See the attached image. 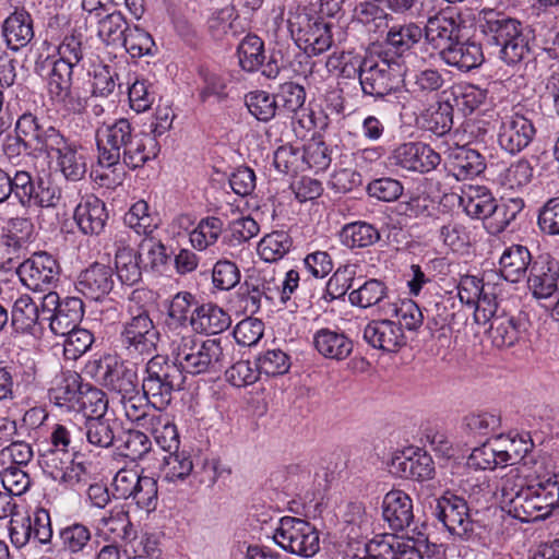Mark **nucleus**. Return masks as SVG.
<instances>
[{"instance_id": "1", "label": "nucleus", "mask_w": 559, "mask_h": 559, "mask_svg": "<svg viewBox=\"0 0 559 559\" xmlns=\"http://www.w3.org/2000/svg\"><path fill=\"white\" fill-rule=\"evenodd\" d=\"M145 140H148L147 135L136 133L126 118L103 123L96 130L98 164L103 168H111L122 160L131 169L142 167L151 158Z\"/></svg>"}, {"instance_id": "2", "label": "nucleus", "mask_w": 559, "mask_h": 559, "mask_svg": "<svg viewBox=\"0 0 559 559\" xmlns=\"http://www.w3.org/2000/svg\"><path fill=\"white\" fill-rule=\"evenodd\" d=\"M479 27L486 40L500 49V57L508 66H515L528 53V37L522 23L493 9L480 11Z\"/></svg>"}, {"instance_id": "3", "label": "nucleus", "mask_w": 559, "mask_h": 559, "mask_svg": "<svg viewBox=\"0 0 559 559\" xmlns=\"http://www.w3.org/2000/svg\"><path fill=\"white\" fill-rule=\"evenodd\" d=\"M171 355L182 373L214 372L223 366V347L218 340H201L191 331L177 334L170 342Z\"/></svg>"}, {"instance_id": "4", "label": "nucleus", "mask_w": 559, "mask_h": 559, "mask_svg": "<svg viewBox=\"0 0 559 559\" xmlns=\"http://www.w3.org/2000/svg\"><path fill=\"white\" fill-rule=\"evenodd\" d=\"M185 379L175 359L155 355L145 365L141 389L154 408L163 409L170 404L174 392L182 389Z\"/></svg>"}, {"instance_id": "5", "label": "nucleus", "mask_w": 559, "mask_h": 559, "mask_svg": "<svg viewBox=\"0 0 559 559\" xmlns=\"http://www.w3.org/2000/svg\"><path fill=\"white\" fill-rule=\"evenodd\" d=\"M120 344L131 358L150 356L157 349L160 334L150 313L145 309H138L135 313L122 323Z\"/></svg>"}, {"instance_id": "6", "label": "nucleus", "mask_w": 559, "mask_h": 559, "mask_svg": "<svg viewBox=\"0 0 559 559\" xmlns=\"http://www.w3.org/2000/svg\"><path fill=\"white\" fill-rule=\"evenodd\" d=\"M10 181L11 195L24 209L55 207L61 198V191L57 186L46 183L26 170L10 174Z\"/></svg>"}, {"instance_id": "7", "label": "nucleus", "mask_w": 559, "mask_h": 559, "mask_svg": "<svg viewBox=\"0 0 559 559\" xmlns=\"http://www.w3.org/2000/svg\"><path fill=\"white\" fill-rule=\"evenodd\" d=\"M273 539L283 549L301 557H312L320 549L319 532L309 522L298 518H282Z\"/></svg>"}, {"instance_id": "8", "label": "nucleus", "mask_w": 559, "mask_h": 559, "mask_svg": "<svg viewBox=\"0 0 559 559\" xmlns=\"http://www.w3.org/2000/svg\"><path fill=\"white\" fill-rule=\"evenodd\" d=\"M83 314V301L78 297L60 300L56 292H49L41 298L43 320L49 322L55 335L64 336L75 330Z\"/></svg>"}, {"instance_id": "9", "label": "nucleus", "mask_w": 559, "mask_h": 559, "mask_svg": "<svg viewBox=\"0 0 559 559\" xmlns=\"http://www.w3.org/2000/svg\"><path fill=\"white\" fill-rule=\"evenodd\" d=\"M138 370L133 361L108 357L98 365V381L112 399L120 401L141 388Z\"/></svg>"}, {"instance_id": "10", "label": "nucleus", "mask_w": 559, "mask_h": 559, "mask_svg": "<svg viewBox=\"0 0 559 559\" xmlns=\"http://www.w3.org/2000/svg\"><path fill=\"white\" fill-rule=\"evenodd\" d=\"M16 273L29 290L49 293L59 281L60 265L53 255L39 251L19 263Z\"/></svg>"}, {"instance_id": "11", "label": "nucleus", "mask_w": 559, "mask_h": 559, "mask_svg": "<svg viewBox=\"0 0 559 559\" xmlns=\"http://www.w3.org/2000/svg\"><path fill=\"white\" fill-rule=\"evenodd\" d=\"M432 514L448 530V532L462 539H467L474 532V521L464 498L451 491H445L437 498Z\"/></svg>"}, {"instance_id": "12", "label": "nucleus", "mask_w": 559, "mask_h": 559, "mask_svg": "<svg viewBox=\"0 0 559 559\" xmlns=\"http://www.w3.org/2000/svg\"><path fill=\"white\" fill-rule=\"evenodd\" d=\"M511 507V516L521 522H535L548 516L558 504L545 481L526 486Z\"/></svg>"}, {"instance_id": "13", "label": "nucleus", "mask_w": 559, "mask_h": 559, "mask_svg": "<svg viewBox=\"0 0 559 559\" xmlns=\"http://www.w3.org/2000/svg\"><path fill=\"white\" fill-rule=\"evenodd\" d=\"M347 559H424L413 539L402 540L394 535L377 536L358 547Z\"/></svg>"}, {"instance_id": "14", "label": "nucleus", "mask_w": 559, "mask_h": 559, "mask_svg": "<svg viewBox=\"0 0 559 559\" xmlns=\"http://www.w3.org/2000/svg\"><path fill=\"white\" fill-rule=\"evenodd\" d=\"M423 37V27L416 23L391 26L385 37L390 48L381 55L383 63L389 68H407V59L413 57L411 49L420 43Z\"/></svg>"}, {"instance_id": "15", "label": "nucleus", "mask_w": 559, "mask_h": 559, "mask_svg": "<svg viewBox=\"0 0 559 559\" xmlns=\"http://www.w3.org/2000/svg\"><path fill=\"white\" fill-rule=\"evenodd\" d=\"M391 160L405 170L425 174L437 168L441 156L426 143L407 142L393 151Z\"/></svg>"}, {"instance_id": "16", "label": "nucleus", "mask_w": 559, "mask_h": 559, "mask_svg": "<svg viewBox=\"0 0 559 559\" xmlns=\"http://www.w3.org/2000/svg\"><path fill=\"white\" fill-rule=\"evenodd\" d=\"M245 309L251 314L259 312L262 300L278 299L280 282L274 271L261 270L249 274L243 283Z\"/></svg>"}, {"instance_id": "17", "label": "nucleus", "mask_w": 559, "mask_h": 559, "mask_svg": "<svg viewBox=\"0 0 559 559\" xmlns=\"http://www.w3.org/2000/svg\"><path fill=\"white\" fill-rule=\"evenodd\" d=\"M535 132L532 120L515 111L502 120L498 142L506 152L516 154L528 146Z\"/></svg>"}, {"instance_id": "18", "label": "nucleus", "mask_w": 559, "mask_h": 559, "mask_svg": "<svg viewBox=\"0 0 559 559\" xmlns=\"http://www.w3.org/2000/svg\"><path fill=\"white\" fill-rule=\"evenodd\" d=\"M527 286L537 299H546L559 290V262L550 255H539L531 264Z\"/></svg>"}, {"instance_id": "19", "label": "nucleus", "mask_w": 559, "mask_h": 559, "mask_svg": "<svg viewBox=\"0 0 559 559\" xmlns=\"http://www.w3.org/2000/svg\"><path fill=\"white\" fill-rule=\"evenodd\" d=\"M444 154V166L456 180L472 179L486 168L485 157L466 145L448 147Z\"/></svg>"}, {"instance_id": "20", "label": "nucleus", "mask_w": 559, "mask_h": 559, "mask_svg": "<svg viewBox=\"0 0 559 559\" xmlns=\"http://www.w3.org/2000/svg\"><path fill=\"white\" fill-rule=\"evenodd\" d=\"M73 218L79 229L88 236L99 235L108 219L105 203L90 194L81 200L74 210Z\"/></svg>"}, {"instance_id": "21", "label": "nucleus", "mask_w": 559, "mask_h": 559, "mask_svg": "<svg viewBox=\"0 0 559 559\" xmlns=\"http://www.w3.org/2000/svg\"><path fill=\"white\" fill-rule=\"evenodd\" d=\"M92 531L86 524L73 522L60 527L56 536V545L71 559H80L92 549Z\"/></svg>"}, {"instance_id": "22", "label": "nucleus", "mask_w": 559, "mask_h": 559, "mask_svg": "<svg viewBox=\"0 0 559 559\" xmlns=\"http://www.w3.org/2000/svg\"><path fill=\"white\" fill-rule=\"evenodd\" d=\"M364 340L372 347L395 352L405 344V336L401 326L392 320H373L364 329Z\"/></svg>"}, {"instance_id": "23", "label": "nucleus", "mask_w": 559, "mask_h": 559, "mask_svg": "<svg viewBox=\"0 0 559 559\" xmlns=\"http://www.w3.org/2000/svg\"><path fill=\"white\" fill-rule=\"evenodd\" d=\"M382 516L392 531L408 527L414 520L411 497L402 490L389 491L382 501Z\"/></svg>"}, {"instance_id": "24", "label": "nucleus", "mask_w": 559, "mask_h": 559, "mask_svg": "<svg viewBox=\"0 0 559 559\" xmlns=\"http://www.w3.org/2000/svg\"><path fill=\"white\" fill-rule=\"evenodd\" d=\"M112 270L110 266L94 263L79 277L76 288L91 300H100L108 295L114 287Z\"/></svg>"}, {"instance_id": "25", "label": "nucleus", "mask_w": 559, "mask_h": 559, "mask_svg": "<svg viewBox=\"0 0 559 559\" xmlns=\"http://www.w3.org/2000/svg\"><path fill=\"white\" fill-rule=\"evenodd\" d=\"M314 349L324 358L344 360L353 352L352 340L341 330L322 328L312 336Z\"/></svg>"}, {"instance_id": "26", "label": "nucleus", "mask_w": 559, "mask_h": 559, "mask_svg": "<svg viewBox=\"0 0 559 559\" xmlns=\"http://www.w3.org/2000/svg\"><path fill=\"white\" fill-rule=\"evenodd\" d=\"M230 322L229 314L213 304H203L197 307L190 316L192 331L206 335L224 332L229 328Z\"/></svg>"}, {"instance_id": "27", "label": "nucleus", "mask_w": 559, "mask_h": 559, "mask_svg": "<svg viewBox=\"0 0 559 559\" xmlns=\"http://www.w3.org/2000/svg\"><path fill=\"white\" fill-rule=\"evenodd\" d=\"M2 33L7 45L19 50L25 47L34 37L33 19L24 8H15L4 20Z\"/></svg>"}, {"instance_id": "28", "label": "nucleus", "mask_w": 559, "mask_h": 559, "mask_svg": "<svg viewBox=\"0 0 559 559\" xmlns=\"http://www.w3.org/2000/svg\"><path fill=\"white\" fill-rule=\"evenodd\" d=\"M423 31V38L433 49L449 51L457 37L459 26L452 16L439 13L428 19Z\"/></svg>"}, {"instance_id": "29", "label": "nucleus", "mask_w": 559, "mask_h": 559, "mask_svg": "<svg viewBox=\"0 0 559 559\" xmlns=\"http://www.w3.org/2000/svg\"><path fill=\"white\" fill-rule=\"evenodd\" d=\"M84 386L85 383L78 372L64 371L56 377L53 385L49 390V399L59 407L74 411Z\"/></svg>"}, {"instance_id": "30", "label": "nucleus", "mask_w": 559, "mask_h": 559, "mask_svg": "<svg viewBox=\"0 0 559 559\" xmlns=\"http://www.w3.org/2000/svg\"><path fill=\"white\" fill-rule=\"evenodd\" d=\"M488 335L493 346L506 348L513 346L523 331V322L520 318L501 311L489 322Z\"/></svg>"}, {"instance_id": "31", "label": "nucleus", "mask_w": 559, "mask_h": 559, "mask_svg": "<svg viewBox=\"0 0 559 559\" xmlns=\"http://www.w3.org/2000/svg\"><path fill=\"white\" fill-rule=\"evenodd\" d=\"M496 202L491 192L481 186H469L460 197V205L464 212L476 219H488L495 213Z\"/></svg>"}, {"instance_id": "32", "label": "nucleus", "mask_w": 559, "mask_h": 559, "mask_svg": "<svg viewBox=\"0 0 559 559\" xmlns=\"http://www.w3.org/2000/svg\"><path fill=\"white\" fill-rule=\"evenodd\" d=\"M72 72H50L48 92L52 99L62 103L72 112H81L85 108V99L72 90Z\"/></svg>"}, {"instance_id": "33", "label": "nucleus", "mask_w": 559, "mask_h": 559, "mask_svg": "<svg viewBox=\"0 0 559 559\" xmlns=\"http://www.w3.org/2000/svg\"><path fill=\"white\" fill-rule=\"evenodd\" d=\"M532 264V257L526 247L513 245L507 248L500 260V274L511 283H518L526 274L528 265Z\"/></svg>"}, {"instance_id": "34", "label": "nucleus", "mask_w": 559, "mask_h": 559, "mask_svg": "<svg viewBox=\"0 0 559 559\" xmlns=\"http://www.w3.org/2000/svg\"><path fill=\"white\" fill-rule=\"evenodd\" d=\"M43 321L41 307L39 308L28 295H22L15 300L11 324L16 332L34 333L35 328Z\"/></svg>"}, {"instance_id": "35", "label": "nucleus", "mask_w": 559, "mask_h": 559, "mask_svg": "<svg viewBox=\"0 0 559 559\" xmlns=\"http://www.w3.org/2000/svg\"><path fill=\"white\" fill-rule=\"evenodd\" d=\"M298 39L313 47L314 50L323 51L331 45L330 25L321 19H311L308 15L298 16Z\"/></svg>"}, {"instance_id": "36", "label": "nucleus", "mask_w": 559, "mask_h": 559, "mask_svg": "<svg viewBox=\"0 0 559 559\" xmlns=\"http://www.w3.org/2000/svg\"><path fill=\"white\" fill-rule=\"evenodd\" d=\"M123 222L126 226L144 238L153 235L159 225L158 216L151 212L150 205L144 200H139L129 209Z\"/></svg>"}, {"instance_id": "37", "label": "nucleus", "mask_w": 559, "mask_h": 559, "mask_svg": "<svg viewBox=\"0 0 559 559\" xmlns=\"http://www.w3.org/2000/svg\"><path fill=\"white\" fill-rule=\"evenodd\" d=\"M340 237L342 243L348 248H366L380 240V233L372 224L357 221L346 224Z\"/></svg>"}, {"instance_id": "38", "label": "nucleus", "mask_w": 559, "mask_h": 559, "mask_svg": "<svg viewBox=\"0 0 559 559\" xmlns=\"http://www.w3.org/2000/svg\"><path fill=\"white\" fill-rule=\"evenodd\" d=\"M83 442L82 428L72 421L56 424L49 437V448L67 453L79 451Z\"/></svg>"}, {"instance_id": "39", "label": "nucleus", "mask_w": 559, "mask_h": 559, "mask_svg": "<svg viewBox=\"0 0 559 559\" xmlns=\"http://www.w3.org/2000/svg\"><path fill=\"white\" fill-rule=\"evenodd\" d=\"M274 97L280 115L294 118L300 111H305L306 92L297 83L286 82L282 84Z\"/></svg>"}, {"instance_id": "40", "label": "nucleus", "mask_w": 559, "mask_h": 559, "mask_svg": "<svg viewBox=\"0 0 559 559\" xmlns=\"http://www.w3.org/2000/svg\"><path fill=\"white\" fill-rule=\"evenodd\" d=\"M223 230L224 223L221 218L205 217L190 233L189 239L194 249L203 251L217 242L218 238L224 235Z\"/></svg>"}, {"instance_id": "41", "label": "nucleus", "mask_w": 559, "mask_h": 559, "mask_svg": "<svg viewBox=\"0 0 559 559\" xmlns=\"http://www.w3.org/2000/svg\"><path fill=\"white\" fill-rule=\"evenodd\" d=\"M348 298L352 305L360 308L381 306L388 298V288L379 280H369L358 288L353 289Z\"/></svg>"}, {"instance_id": "42", "label": "nucleus", "mask_w": 559, "mask_h": 559, "mask_svg": "<svg viewBox=\"0 0 559 559\" xmlns=\"http://www.w3.org/2000/svg\"><path fill=\"white\" fill-rule=\"evenodd\" d=\"M438 57L442 58L448 64L457 67L459 70H474L484 60L480 47L475 44L453 46L449 51H440Z\"/></svg>"}, {"instance_id": "43", "label": "nucleus", "mask_w": 559, "mask_h": 559, "mask_svg": "<svg viewBox=\"0 0 559 559\" xmlns=\"http://www.w3.org/2000/svg\"><path fill=\"white\" fill-rule=\"evenodd\" d=\"M115 423L105 418H87L84 425L83 437L86 442L96 449H108L115 441Z\"/></svg>"}, {"instance_id": "44", "label": "nucleus", "mask_w": 559, "mask_h": 559, "mask_svg": "<svg viewBox=\"0 0 559 559\" xmlns=\"http://www.w3.org/2000/svg\"><path fill=\"white\" fill-rule=\"evenodd\" d=\"M423 127L436 135L449 133L453 126V106L449 99L441 102L437 107H430L423 114Z\"/></svg>"}, {"instance_id": "45", "label": "nucleus", "mask_w": 559, "mask_h": 559, "mask_svg": "<svg viewBox=\"0 0 559 559\" xmlns=\"http://www.w3.org/2000/svg\"><path fill=\"white\" fill-rule=\"evenodd\" d=\"M108 408V399L100 389L85 383L73 412H82L87 418H104Z\"/></svg>"}, {"instance_id": "46", "label": "nucleus", "mask_w": 559, "mask_h": 559, "mask_svg": "<svg viewBox=\"0 0 559 559\" xmlns=\"http://www.w3.org/2000/svg\"><path fill=\"white\" fill-rule=\"evenodd\" d=\"M293 246L290 236L284 230H276L264 236L258 245L262 260L275 262L287 254Z\"/></svg>"}, {"instance_id": "47", "label": "nucleus", "mask_w": 559, "mask_h": 559, "mask_svg": "<svg viewBox=\"0 0 559 559\" xmlns=\"http://www.w3.org/2000/svg\"><path fill=\"white\" fill-rule=\"evenodd\" d=\"M362 92L374 97H383L397 87L401 79H392V72H357Z\"/></svg>"}, {"instance_id": "48", "label": "nucleus", "mask_w": 559, "mask_h": 559, "mask_svg": "<svg viewBox=\"0 0 559 559\" xmlns=\"http://www.w3.org/2000/svg\"><path fill=\"white\" fill-rule=\"evenodd\" d=\"M117 276L122 284L132 286L141 281L138 257L130 247H119L115 257Z\"/></svg>"}, {"instance_id": "49", "label": "nucleus", "mask_w": 559, "mask_h": 559, "mask_svg": "<svg viewBox=\"0 0 559 559\" xmlns=\"http://www.w3.org/2000/svg\"><path fill=\"white\" fill-rule=\"evenodd\" d=\"M498 448L500 449V462L504 465H513L524 460L526 454L532 450L533 442L526 436L499 437Z\"/></svg>"}, {"instance_id": "50", "label": "nucleus", "mask_w": 559, "mask_h": 559, "mask_svg": "<svg viewBox=\"0 0 559 559\" xmlns=\"http://www.w3.org/2000/svg\"><path fill=\"white\" fill-rule=\"evenodd\" d=\"M57 166L64 178L71 181L81 180L86 173L85 156L74 144L57 155Z\"/></svg>"}, {"instance_id": "51", "label": "nucleus", "mask_w": 559, "mask_h": 559, "mask_svg": "<svg viewBox=\"0 0 559 559\" xmlns=\"http://www.w3.org/2000/svg\"><path fill=\"white\" fill-rule=\"evenodd\" d=\"M523 478L520 475L518 468H510L504 475H502L496 486V490L501 495L502 510L509 515L511 514L510 504L519 498L520 493L524 491Z\"/></svg>"}, {"instance_id": "52", "label": "nucleus", "mask_w": 559, "mask_h": 559, "mask_svg": "<svg viewBox=\"0 0 559 559\" xmlns=\"http://www.w3.org/2000/svg\"><path fill=\"white\" fill-rule=\"evenodd\" d=\"M260 231L259 224L250 216L231 221L223 235V242L230 247L239 246L255 237Z\"/></svg>"}, {"instance_id": "53", "label": "nucleus", "mask_w": 559, "mask_h": 559, "mask_svg": "<svg viewBox=\"0 0 559 559\" xmlns=\"http://www.w3.org/2000/svg\"><path fill=\"white\" fill-rule=\"evenodd\" d=\"M193 471L191 456L186 452H174L164 460L163 479L169 484L183 481Z\"/></svg>"}, {"instance_id": "54", "label": "nucleus", "mask_w": 559, "mask_h": 559, "mask_svg": "<svg viewBox=\"0 0 559 559\" xmlns=\"http://www.w3.org/2000/svg\"><path fill=\"white\" fill-rule=\"evenodd\" d=\"M397 78L403 82L409 93L433 92L443 84L439 72H397Z\"/></svg>"}, {"instance_id": "55", "label": "nucleus", "mask_w": 559, "mask_h": 559, "mask_svg": "<svg viewBox=\"0 0 559 559\" xmlns=\"http://www.w3.org/2000/svg\"><path fill=\"white\" fill-rule=\"evenodd\" d=\"M249 112L259 121L267 122L276 115L277 105L274 96L264 91L250 92L245 97Z\"/></svg>"}, {"instance_id": "56", "label": "nucleus", "mask_w": 559, "mask_h": 559, "mask_svg": "<svg viewBox=\"0 0 559 559\" xmlns=\"http://www.w3.org/2000/svg\"><path fill=\"white\" fill-rule=\"evenodd\" d=\"M237 55L241 70H258L265 59L263 41L258 36H247L240 43Z\"/></svg>"}, {"instance_id": "57", "label": "nucleus", "mask_w": 559, "mask_h": 559, "mask_svg": "<svg viewBox=\"0 0 559 559\" xmlns=\"http://www.w3.org/2000/svg\"><path fill=\"white\" fill-rule=\"evenodd\" d=\"M81 59L82 47L80 39L74 35L66 36L58 47V59L47 58V64H45V67H52V70H60L59 66L63 64L64 67L72 70L75 66L79 64Z\"/></svg>"}, {"instance_id": "58", "label": "nucleus", "mask_w": 559, "mask_h": 559, "mask_svg": "<svg viewBox=\"0 0 559 559\" xmlns=\"http://www.w3.org/2000/svg\"><path fill=\"white\" fill-rule=\"evenodd\" d=\"M331 153L321 138L310 139L302 148L301 163L316 171L325 170L331 164Z\"/></svg>"}, {"instance_id": "59", "label": "nucleus", "mask_w": 559, "mask_h": 559, "mask_svg": "<svg viewBox=\"0 0 559 559\" xmlns=\"http://www.w3.org/2000/svg\"><path fill=\"white\" fill-rule=\"evenodd\" d=\"M290 357L284 350L275 348L267 349L257 358V366L260 373L269 377L282 376L290 368Z\"/></svg>"}, {"instance_id": "60", "label": "nucleus", "mask_w": 559, "mask_h": 559, "mask_svg": "<svg viewBox=\"0 0 559 559\" xmlns=\"http://www.w3.org/2000/svg\"><path fill=\"white\" fill-rule=\"evenodd\" d=\"M193 302L194 296L191 293L180 292L176 294L168 307L167 325L169 328H187V323H190V316L192 313L191 307Z\"/></svg>"}, {"instance_id": "61", "label": "nucleus", "mask_w": 559, "mask_h": 559, "mask_svg": "<svg viewBox=\"0 0 559 559\" xmlns=\"http://www.w3.org/2000/svg\"><path fill=\"white\" fill-rule=\"evenodd\" d=\"M524 203L521 199H510L508 203L496 202L495 213L488 218V228L492 234L502 233L508 228L516 215L522 211Z\"/></svg>"}, {"instance_id": "62", "label": "nucleus", "mask_w": 559, "mask_h": 559, "mask_svg": "<svg viewBox=\"0 0 559 559\" xmlns=\"http://www.w3.org/2000/svg\"><path fill=\"white\" fill-rule=\"evenodd\" d=\"M129 29L121 12L108 13L98 23V36L107 44H120Z\"/></svg>"}, {"instance_id": "63", "label": "nucleus", "mask_w": 559, "mask_h": 559, "mask_svg": "<svg viewBox=\"0 0 559 559\" xmlns=\"http://www.w3.org/2000/svg\"><path fill=\"white\" fill-rule=\"evenodd\" d=\"M153 83L146 79H136L129 87V102L131 108L138 114L148 110L155 100Z\"/></svg>"}, {"instance_id": "64", "label": "nucleus", "mask_w": 559, "mask_h": 559, "mask_svg": "<svg viewBox=\"0 0 559 559\" xmlns=\"http://www.w3.org/2000/svg\"><path fill=\"white\" fill-rule=\"evenodd\" d=\"M240 271L230 260H218L212 270V283L219 290H230L240 282Z\"/></svg>"}]
</instances>
